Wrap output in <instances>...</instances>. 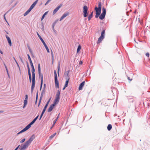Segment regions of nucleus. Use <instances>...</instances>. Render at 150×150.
Instances as JSON below:
<instances>
[{
    "label": "nucleus",
    "instance_id": "57",
    "mask_svg": "<svg viewBox=\"0 0 150 150\" xmlns=\"http://www.w3.org/2000/svg\"><path fill=\"white\" fill-rule=\"evenodd\" d=\"M127 79L129 80H130L131 81L132 80V79H130V78L129 77H127Z\"/></svg>",
    "mask_w": 150,
    "mask_h": 150
},
{
    "label": "nucleus",
    "instance_id": "21",
    "mask_svg": "<svg viewBox=\"0 0 150 150\" xmlns=\"http://www.w3.org/2000/svg\"><path fill=\"white\" fill-rule=\"evenodd\" d=\"M30 127L31 126L29 124H28L22 130H23V131L24 132L26 131L27 130H28V129H29Z\"/></svg>",
    "mask_w": 150,
    "mask_h": 150
},
{
    "label": "nucleus",
    "instance_id": "9",
    "mask_svg": "<svg viewBox=\"0 0 150 150\" xmlns=\"http://www.w3.org/2000/svg\"><path fill=\"white\" fill-rule=\"evenodd\" d=\"M35 136L34 134L32 135L30 138L29 140L27 141L26 142L29 144H30L32 142L35 138Z\"/></svg>",
    "mask_w": 150,
    "mask_h": 150
},
{
    "label": "nucleus",
    "instance_id": "52",
    "mask_svg": "<svg viewBox=\"0 0 150 150\" xmlns=\"http://www.w3.org/2000/svg\"><path fill=\"white\" fill-rule=\"evenodd\" d=\"M18 2H17L12 7V8H14L16 5V4H18Z\"/></svg>",
    "mask_w": 150,
    "mask_h": 150
},
{
    "label": "nucleus",
    "instance_id": "16",
    "mask_svg": "<svg viewBox=\"0 0 150 150\" xmlns=\"http://www.w3.org/2000/svg\"><path fill=\"white\" fill-rule=\"evenodd\" d=\"M85 83V81H83L81 82L79 85V90H81Z\"/></svg>",
    "mask_w": 150,
    "mask_h": 150
},
{
    "label": "nucleus",
    "instance_id": "62",
    "mask_svg": "<svg viewBox=\"0 0 150 150\" xmlns=\"http://www.w3.org/2000/svg\"><path fill=\"white\" fill-rule=\"evenodd\" d=\"M67 87V86H64V87L63 88V90H64L65 89V88H66Z\"/></svg>",
    "mask_w": 150,
    "mask_h": 150
},
{
    "label": "nucleus",
    "instance_id": "3",
    "mask_svg": "<svg viewBox=\"0 0 150 150\" xmlns=\"http://www.w3.org/2000/svg\"><path fill=\"white\" fill-rule=\"evenodd\" d=\"M51 98H50L49 100H48V101L47 102V103H46V104L45 105L44 108H43V110H42V113L40 115V118H39V120H40L44 114V113L46 109H47V107L48 106V104L50 102V100H51Z\"/></svg>",
    "mask_w": 150,
    "mask_h": 150
},
{
    "label": "nucleus",
    "instance_id": "35",
    "mask_svg": "<svg viewBox=\"0 0 150 150\" xmlns=\"http://www.w3.org/2000/svg\"><path fill=\"white\" fill-rule=\"evenodd\" d=\"M45 90L43 89L41 93V97H43V94L45 93Z\"/></svg>",
    "mask_w": 150,
    "mask_h": 150
},
{
    "label": "nucleus",
    "instance_id": "46",
    "mask_svg": "<svg viewBox=\"0 0 150 150\" xmlns=\"http://www.w3.org/2000/svg\"><path fill=\"white\" fill-rule=\"evenodd\" d=\"M24 132L23 131V130H21L20 132H18V133H17V134L18 135L19 134H20L23 132Z\"/></svg>",
    "mask_w": 150,
    "mask_h": 150
},
{
    "label": "nucleus",
    "instance_id": "26",
    "mask_svg": "<svg viewBox=\"0 0 150 150\" xmlns=\"http://www.w3.org/2000/svg\"><path fill=\"white\" fill-rule=\"evenodd\" d=\"M88 10V7L87 6H84L83 7V12L87 11Z\"/></svg>",
    "mask_w": 150,
    "mask_h": 150
},
{
    "label": "nucleus",
    "instance_id": "28",
    "mask_svg": "<svg viewBox=\"0 0 150 150\" xmlns=\"http://www.w3.org/2000/svg\"><path fill=\"white\" fill-rule=\"evenodd\" d=\"M48 12V11H47L45 12L42 16V17L41 18V20H42L45 18V16L47 14Z\"/></svg>",
    "mask_w": 150,
    "mask_h": 150
},
{
    "label": "nucleus",
    "instance_id": "59",
    "mask_svg": "<svg viewBox=\"0 0 150 150\" xmlns=\"http://www.w3.org/2000/svg\"><path fill=\"white\" fill-rule=\"evenodd\" d=\"M17 65V66L19 68V71H20V73H21V70H20V67L19 66V65L18 64V65Z\"/></svg>",
    "mask_w": 150,
    "mask_h": 150
},
{
    "label": "nucleus",
    "instance_id": "56",
    "mask_svg": "<svg viewBox=\"0 0 150 150\" xmlns=\"http://www.w3.org/2000/svg\"><path fill=\"white\" fill-rule=\"evenodd\" d=\"M20 146V145H19L15 149H16V150H17L19 148Z\"/></svg>",
    "mask_w": 150,
    "mask_h": 150
},
{
    "label": "nucleus",
    "instance_id": "64",
    "mask_svg": "<svg viewBox=\"0 0 150 150\" xmlns=\"http://www.w3.org/2000/svg\"><path fill=\"white\" fill-rule=\"evenodd\" d=\"M0 53L2 54L3 53V52L0 49Z\"/></svg>",
    "mask_w": 150,
    "mask_h": 150
},
{
    "label": "nucleus",
    "instance_id": "32",
    "mask_svg": "<svg viewBox=\"0 0 150 150\" xmlns=\"http://www.w3.org/2000/svg\"><path fill=\"white\" fill-rule=\"evenodd\" d=\"M66 81L65 82V83L64 86H65L67 87L68 86L69 82V79H66Z\"/></svg>",
    "mask_w": 150,
    "mask_h": 150
},
{
    "label": "nucleus",
    "instance_id": "1",
    "mask_svg": "<svg viewBox=\"0 0 150 150\" xmlns=\"http://www.w3.org/2000/svg\"><path fill=\"white\" fill-rule=\"evenodd\" d=\"M38 1V0H36L31 6L29 9L24 14V16L27 15L33 8Z\"/></svg>",
    "mask_w": 150,
    "mask_h": 150
},
{
    "label": "nucleus",
    "instance_id": "51",
    "mask_svg": "<svg viewBox=\"0 0 150 150\" xmlns=\"http://www.w3.org/2000/svg\"><path fill=\"white\" fill-rule=\"evenodd\" d=\"M46 86V84H44V85H43V89L45 90Z\"/></svg>",
    "mask_w": 150,
    "mask_h": 150
},
{
    "label": "nucleus",
    "instance_id": "5",
    "mask_svg": "<svg viewBox=\"0 0 150 150\" xmlns=\"http://www.w3.org/2000/svg\"><path fill=\"white\" fill-rule=\"evenodd\" d=\"M37 34L38 35V37L39 38H40V40H41V42L43 44L44 46H45L46 50H47V52L48 53L50 52L47 46V45L45 43V42H44V40H43L42 38V37H41V36L39 34V33H38V32H37Z\"/></svg>",
    "mask_w": 150,
    "mask_h": 150
},
{
    "label": "nucleus",
    "instance_id": "33",
    "mask_svg": "<svg viewBox=\"0 0 150 150\" xmlns=\"http://www.w3.org/2000/svg\"><path fill=\"white\" fill-rule=\"evenodd\" d=\"M105 29L103 30L101 32V35L105 37Z\"/></svg>",
    "mask_w": 150,
    "mask_h": 150
},
{
    "label": "nucleus",
    "instance_id": "7",
    "mask_svg": "<svg viewBox=\"0 0 150 150\" xmlns=\"http://www.w3.org/2000/svg\"><path fill=\"white\" fill-rule=\"evenodd\" d=\"M29 145V144L26 142L24 144H22L21 145L19 148V150H25L26 149Z\"/></svg>",
    "mask_w": 150,
    "mask_h": 150
},
{
    "label": "nucleus",
    "instance_id": "8",
    "mask_svg": "<svg viewBox=\"0 0 150 150\" xmlns=\"http://www.w3.org/2000/svg\"><path fill=\"white\" fill-rule=\"evenodd\" d=\"M27 67L28 70V74L29 77V81L30 82H31L32 80L31 75V74L28 62H27Z\"/></svg>",
    "mask_w": 150,
    "mask_h": 150
},
{
    "label": "nucleus",
    "instance_id": "48",
    "mask_svg": "<svg viewBox=\"0 0 150 150\" xmlns=\"http://www.w3.org/2000/svg\"><path fill=\"white\" fill-rule=\"evenodd\" d=\"M42 84H43V83H41L40 86V90H41Z\"/></svg>",
    "mask_w": 150,
    "mask_h": 150
},
{
    "label": "nucleus",
    "instance_id": "54",
    "mask_svg": "<svg viewBox=\"0 0 150 150\" xmlns=\"http://www.w3.org/2000/svg\"><path fill=\"white\" fill-rule=\"evenodd\" d=\"M38 91L37 92L36 95V97H37V98L38 97Z\"/></svg>",
    "mask_w": 150,
    "mask_h": 150
},
{
    "label": "nucleus",
    "instance_id": "36",
    "mask_svg": "<svg viewBox=\"0 0 150 150\" xmlns=\"http://www.w3.org/2000/svg\"><path fill=\"white\" fill-rule=\"evenodd\" d=\"M81 45H79L78 47L77 50V53L79 52L80 50L81 49Z\"/></svg>",
    "mask_w": 150,
    "mask_h": 150
},
{
    "label": "nucleus",
    "instance_id": "11",
    "mask_svg": "<svg viewBox=\"0 0 150 150\" xmlns=\"http://www.w3.org/2000/svg\"><path fill=\"white\" fill-rule=\"evenodd\" d=\"M69 14V12H65L64 13V14L62 15V17L60 18L59 19V21H62L64 18L68 15Z\"/></svg>",
    "mask_w": 150,
    "mask_h": 150
},
{
    "label": "nucleus",
    "instance_id": "38",
    "mask_svg": "<svg viewBox=\"0 0 150 150\" xmlns=\"http://www.w3.org/2000/svg\"><path fill=\"white\" fill-rule=\"evenodd\" d=\"M56 134V133H54L53 134H52V135L51 136H50V139H51L55 136Z\"/></svg>",
    "mask_w": 150,
    "mask_h": 150
},
{
    "label": "nucleus",
    "instance_id": "45",
    "mask_svg": "<svg viewBox=\"0 0 150 150\" xmlns=\"http://www.w3.org/2000/svg\"><path fill=\"white\" fill-rule=\"evenodd\" d=\"M35 72V69L34 67L32 68V73H34Z\"/></svg>",
    "mask_w": 150,
    "mask_h": 150
},
{
    "label": "nucleus",
    "instance_id": "18",
    "mask_svg": "<svg viewBox=\"0 0 150 150\" xmlns=\"http://www.w3.org/2000/svg\"><path fill=\"white\" fill-rule=\"evenodd\" d=\"M104 36H103L102 35H100V37L98 38V44L100 43L103 40V39L104 38Z\"/></svg>",
    "mask_w": 150,
    "mask_h": 150
},
{
    "label": "nucleus",
    "instance_id": "40",
    "mask_svg": "<svg viewBox=\"0 0 150 150\" xmlns=\"http://www.w3.org/2000/svg\"><path fill=\"white\" fill-rule=\"evenodd\" d=\"M27 56H28V59L30 62H32L31 59L30 57V55H29V54H28Z\"/></svg>",
    "mask_w": 150,
    "mask_h": 150
},
{
    "label": "nucleus",
    "instance_id": "2",
    "mask_svg": "<svg viewBox=\"0 0 150 150\" xmlns=\"http://www.w3.org/2000/svg\"><path fill=\"white\" fill-rule=\"evenodd\" d=\"M101 3L100 1L98 2V7H96L95 8V10L96 11V13L100 14L101 11Z\"/></svg>",
    "mask_w": 150,
    "mask_h": 150
},
{
    "label": "nucleus",
    "instance_id": "29",
    "mask_svg": "<svg viewBox=\"0 0 150 150\" xmlns=\"http://www.w3.org/2000/svg\"><path fill=\"white\" fill-rule=\"evenodd\" d=\"M51 54L52 56V64H53L54 61V57L53 53L52 50H51Z\"/></svg>",
    "mask_w": 150,
    "mask_h": 150
},
{
    "label": "nucleus",
    "instance_id": "20",
    "mask_svg": "<svg viewBox=\"0 0 150 150\" xmlns=\"http://www.w3.org/2000/svg\"><path fill=\"white\" fill-rule=\"evenodd\" d=\"M60 114V113H59V114L58 115V116L54 120L53 122V124H52V127H53L54 126L55 123H56V122L57 121L58 119V118H59V116Z\"/></svg>",
    "mask_w": 150,
    "mask_h": 150
},
{
    "label": "nucleus",
    "instance_id": "27",
    "mask_svg": "<svg viewBox=\"0 0 150 150\" xmlns=\"http://www.w3.org/2000/svg\"><path fill=\"white\" fill-rule=\"evenodd\" d=\"M83 16L84 17H86L87 16L88 14V13L87 11L83 12Z\"/></svg>",
    "mask_w": 150,
    "mask_h": 150
},
{
    "label": "nucleus",
    "instance_id": "22",
    "mask_svg": "<svg viewBox=\"0 0 150 150\" xmlns=\"http://www.w3.org/2000/svg\"><path fill=\"white\" fill-rule=\"evenodd\" d=\"M60 63H58V65H57V74L59 76V70H60Z\"/></svg>",
    "mask_w": 150,
    "mask_h": 150
},
{
    "label": "nucleus",
    "instance_id": "61",
    "mask_svg": "<svg viewBox=\"0 0 150 150\" xmlns=\"http://www.w3.org/2000/svg\"><path fill=\"white\" fill-rule=\"evenodd\" d=\"M38 97L37 98V97H36V100H35V103H37V100H38Z\"/></svg>",
    "mask_w": 150,
    "mask_h": 150
},
{
    "label": "nucleus",
    "instance_id": "23",
    "mask_svg": "<svg viewBox=\"0 0 150 150\" xmlns=\"http://www.w3.org/2000/svg\"><path fill=\"white\" fill-rule=\"evenodd\" d=\"M93 13V12L92 11L91 13L88 16V21H89L92 18Z\"/></svg>",
    "mask_w": 150,
    "mask_h": 150
},
{
    "label": "nucleus",
    "instance_id": "24",
    "mask_svg": "<svg viewBox=\"0 0 150 150\" xmlns=\"http://www.w3.org/2000/svg\"><path fill=\"white\" fill-rule=\"evenodd\" d=\"M54 81H58L57 80V74L56 71L55 70L54 71Z\"/></svg>",
    "mask_w": 150,
    "mask_h": 150
},
{
    "label": "nucleus",
    "instance_id": "39",
    "mask_svg": "<svg viewBox=\"0 0 150 150\" xmlns=\"http://www.w3.org/2000/svg\"><path fill=\"white\" fill-rule=\"evenodd\" d=\"M28 47L30 52L31 53V54H32L33 52L32 50H31L30 47L29 46H28Z\"/></svg>",
    "mask_w": 150,
    "mask_h": 150
},
{
    "label": "nucleus",
    "instance_id": "14",
    "mask_svg": "<svg viewBox=\"0 0 150 150\" xmlns=\"http://www.w3.org/2000/svg\"><path fill=\"white\" fill-rule=\"evenodd\" d=\"M55 105L54 104H52L50 105V107H49V108L47 110V112H51L53 110V109L54 108V107Z\"/></svg>",
    "mask_w": 150,
    "mask_h": 150
},
{
    "label": "nucleus",
    "instance_id": "63",
    "mask_svg": "<svg viewBox=\"0 0 150 150\" xmlns=\"http://www.w3.org/2000/svg\"><path fill=\"white\" fill-rule=\"evenodd\" d=\"M13 59L16 62V63H17V61H16V59L14 57H13Z\"/></svg>",
    "mask_w": 150,
    "mask_h": 150
},
{
    "label": "nucleus",
    "instance_id": "25",
    "mask_svg": "<svg viewBox=\"0 0 150 150\" xmlns=\"http://www.w3.org/2000/svg\"><path fill=\"white\" fill-rule=\"evenodd\" d=\"M55 86L56 88H59V83L58 81H55Z\"/></svg>",
    "mask_w": 150,
    "mask_h": 150
},
{
    "label": "nucleus",
    "instance_id": "6",
    "mask_svg": "<svg viewBox=\"0 0 150 150\" xmlns=\"http://www.w3.org/2000/svg\"><path fill=\"white\" fill-rule=\"evenodd\" d=\"M38 69L39 77L41 79V83H43V76L42 74L41 73V68L40 64H39L38 65Z\"/></svg>",
    "mask_w": 150,
    "mask_h": 150
},
{
    "label": "nucleus",
    "instance_id": "12",
    "mask_svg": "<svg viewBox=\"0 0 150 150\" xmlns=\"http://www.w3.org/2000/svg\"><path fill=\"white\" fill-rule=\"evenodd\" d=\"M69 70L65 71L64 73V76L65 77L66 79H69Z\"/></svg>",
    "mask_w": 150,
    "mask_h": 150
},
{
    "label": "nucleus",
    "instance_id": "4",
    "mask_svg": "<svg viewBox=\"0 0 150 150\" xmlns=\"http://www.w3.org/2000/svg\"><path fill=\"white\" fill-rule=\"evenodd\" d=\"M106 14V9L103 7L102 8V12L99 16V18L101 20H103L105 18Z\"/></svg>",
    "mask_w": 150,
    "mask_h": 150
},
{
    "label": "nucleus",
    "instance_id": "42",
    "mask_svg": "<svg viewBox=\"0 0 150 150\" xmlns=\"http://www.w3.org/2000/svg\"><path fill=\"white\" fill-rule=\"evenodd\" d=\"M30 65L31 66V68L34 67V66L33 65V63L32 62H30Z\"/></svg>",
    "mask_w": 150,
    "mask_h": 150
},
{
    "label": "nucleus",
    "instance_id": "30",
    "mask_svg": "<svg viewBox=\"0 0 150 150\" xmlns=\"http://www.w3.org/2000/svg\"><path fill=\"white\" fill-rule=\"evenodd\" d=\"M27 102H28L27 100H26V99H25L24 100V105L23 106V108H25V106H26V105H27Z\"/></svg>",
    "mask_w": 150,
    "mask_h": 150
},
{
    "label": "nucleus",
    "instance_id": "10",
    "mask_svg": "<svg viewBox=\"0 0 150 150\" xmlns=\"http://www.w3.org/2000/svg\"><path fill=\"white\" fill-rule=\"evenodd\" d=\"M62 5V4H60L54 10L52 13L53 15H54L57 12L59 9L61 7Z\"/></svg>",
    "mask_w": 150,
    "mask_h": 150
},
{
    "label": "nucleus",
    "instance_id": "55",
    "mask_svg": "<svg viewBox=\"0 0 150 150\" xmlns=\"http://www.w3.org/2000/svg\"><path fill=\"white\" fill-rule=\"evenodd\" d=\"M83 63V62L82 61H80L79 62V64H80V65H81Z\"/></svg>",
    "mask_w": 150,
    "mask_h": 150
},
{
    "label": "nucleus",
    "instance_id": "37",
    "mask_svg": "<svg viewBox=\"0 0 150 150\" xmlns=\"http://www.w3.org/2000/svg\"><path fill=\"white\" fill-rule=\"evenodd\" d=\"M32 79L35 80V73H32Z\"/></svg>",
    "mask_w": 150,
    "mask_h": 150
},
{
    "label": "nucleus",
    "instance_id": "53",
    "mask_svg": "<svg viewBox=\"0 0 150 150\" xmlns=\"http://www.w3.org/2000/svg\"><path fill=\"white\" fill-rule=\"evenodd\" d=\"M28 96L27 95H26L25 96V99L28 100Z\"/></svg>",
    "mask_w": 150,
    "mask_h": 150
},
{
    "label": "nucleus",
    "instance_id": "43",
    "mask_svg": "<svg viewBox=\"0 0 150 150\" xmlns=\"http://www.w3.org/2000/svg\"><path fill=\"white\" fill-rule=\"evenodd\" d=\"M25 138L21 140L20 141V143H22L23 142L25 141Z\"/></svg>",
    "mask_w": 150,
    "mask_h": 150
},
{
    "label": "nucleus",
    "instance_id": "50",
    "mask_svg": "<svg viewBox=\"0 0 150 150\" xmlns=\"http://www.w3.org/2000/svg\"><path fill=\"white\" fill-rule=\"evenodd\" d=\"M146 56L148 57H149V53L148 52L147 53H146Z\"/></svg>",
    "mask_w": 150,
    "mask_h": 150
},
{
    "label": "nucleus",
    "instance_id": "47",
    "mask_svg": "<svg viewBox=\"0 0 150 150\" xmlns=\"http://www.w3.org/2000/svg\"><path fill=\"white\" fill-rule=\"evenodd\" d=\"M96 16H95V18H97L100 15V14H97V13H96Z\"/></svg>",
    "mask_w": 150,
    "mask_h": 150
},
{
    "label": "nucleus",
    "instance_id": "19",
    "mask_svg": "<svg viewBox=\"0 0 150 150\" xmlns=\"http://www.w3.org/2000/svg\"><path fill=\"white\" fill-rule=\"evenodd\" d=\"M60 99V97H56V98L54 100V103L53 104H54L55 105L57 104L59 102Z\"/></svg>",
    "mask_w": 150,
    "mask_h": 150
},
{
    "label": "nucleus",
    "instance_id": "44",
    "mask_svg": "<svg viewBox=\"0 0 150 150\" xmlns=\"http://www.w3.org/2000/svg\"><path fill=\"white\" fill-rule=\"evenodd\" d=\"M52 0H48L45 4V5H47L48 3H49Z\"/></svg>",
    "mask_w": 150,
    "mask_h": 150
},
{
    "label": "nucleus",
    "instance_id": "58",
    "mask_svg": "<svg viewBox=\"0 0 150 150\" xmlns=\"http://www.w3.org/2000/svg\"><path fill=\"white\" fill-rule=\"evenodd\" d=\"M55 25L53 23V24L52 25V28H54V27Z\"/></svg>",
    "mask_w": 150,
    "mask_h": 150
},
{
    "label": "nucleus",
    "instance_id": "15",
    "mask_svg": "<svg viewBox=\"0 0 150 150\" xmlns=\"http://www.w3.org/2000/svg\"><path fill=\"white\" fill-rule=\"evenodd\" d=\"M38 117L39 115H38L28 124L31 127V125L33 124L37 120Z\"/></svg>",
    "mask_w": 150,
    "mask_h": 150
},
{
    "label": "nucleus",
    "instance_id": "49",
    "mask_svg": "<svg viewBox=\"0 0 150 150\" xmlns=\"http://www.w3.org/2000/svg\"><path fill=\"white\" fill-rule=\"evenodd\" d=\"M58 21V20L57 19L53 23L55 25L56 24V23H57V21Z\"/></svg>",
    "mask_w": 150,
    "mask_h": 150
},
{
    "label": "nucleus",
    "instance_id": "60",
    "mask_svg": "<svg viewBox=\"0 0 150 150\" xmlns=\"http://www.w3.org/2000/svg\"><path fill=\"white\" fill-rule=\"evenodd\" d=\"M6 13H5V14L4 15V19H5V20L6 21V17H5V15H6Z\"/></svg>",
    "mask_w": 150,
    "mask_h": 150
},
{
    "label": "nucleus",
    "instance_id": "34",
    "mask_svg": "<svg viewBox=\"0 0 150 150\" xmlns=\"http://www.w3.org/2000/svg\"><path fill=\"white\" fill-rule=\"evenodd\" d=\"M60 94V92L59 90L57 91V93L56 94V97H59V96Z\"/></svg>",
    "mask_w": 150,
    "mask_h": 150
},
{
    "label": "nucleus",
    "instance_id": "17",
    "mask_svg": "<svg viewBox=\"0 0 150 150\" xmlns=\"http://www.w3.org/2000/svg\"><path fill=\"white\" fill-rule=\"evenodd\" d=\"M6 37L7 40L8 42V43H9V45L10 46H11V45H12V43H11V41L10 38L7 35H6Z\"/></svg>",
    "mask_w": 150,
    "mask_h": 150
},
{
    "label": "nucleus",
    "instance_id": "13",
    "mask_svg": "<svg viewBox=\"0 0 150 150\" xmlns=\"http://www.w3.org/2000/svg\"><path fill=\"white\" fill-rule=\"evenodd\" d=\"M35 80H32V86H31V93H32L34 88V87L35 86Z\"/></svg>",
    "mask_w": 150,
    "mask_h": 150
},
{
    "label": "nucleus",
    "instance_id": "31",
    "mask_svg": "<svg viewBox=\"0 0 150 150\" xmlns=\"http://www.w3.org/2000/svg\"><path fill=\"white\" fill-rule=\"evenodd\" d=\"M107 128L108 131L110 130L112 128V125L111 124H109L107 126Z\"/></svg>",
    "mask_w": 150,
    "mask_h": 150
},
{
    "label": "nucleus",
    "instance_id": "41",
    "mask_svg": "<svg viewBox=\"0 0 150 150\" xmlns=\"http://www.w3.org/2000/svg\"><path fill=\"white\" fill-rule=\"evenodd\" d=\"M42 97H41V96H40V100H39V103H38V106H39V105H40V102H41L42 98Z\"/></svg>",
    "mask_w": 150,
    "mask_h": 150
}]
</instances>
